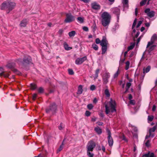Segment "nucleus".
<instances>
[{"mask_svg":"<svg viewBox=\"0 0 157 157\" xmlns=\"http://www.w3.org/2000/svg\"><path fill=\"white\" fill-rule=\"evenodd\" d=\"M116 105L115 101L111 98L109 102L105 105L106 114L109 115L112 114L114 112H116Z\"/></svg>","mask_w":157,"mask_h":157,"instance_id":"nucleus-1","label":"nucleus"},{"mask_svg":"<svg viewBox=\"0 0 157 157\" xmlns=\"http://www.w3.org/2000/svg\"><path fill=\"white\" fill-rule=\"evenodd\" d=\"M15 5L16 4L14 2L7 0L2 4L1 6V8L2 10L8 9L9 11L7 13H8L10 11L14 8Z\"/></svg>","mask_w":157,"mask_h":157,"instance_id":"nucleus-2","label":"nucleus"},{"mask_svg":"<svg viewBox=\"0 0 157 157\" xmlns=\"http://www.w3.org/2000/svg\"><path fill=\"white\" fill-rule=\"evenodd\" d=\"M47 113H51L52 115H55L57 111V106L55 102L51 103L45 109Z\"/></svg>","mask_w":157,"mask_h":157,"instance_id":"nucleus-3","label":"nucleus"},{"mask_svg":"<svg viewBox=\"0 0 157 157\" xmlns=\"http://www.w3.org/2000/svg\"><path fill=\"white\" fill-rule=\"evenodd\" d=\"M99 44H100L101 46L102 54H104L106 51L107 46L108 44V42L105 36L103 37L101 41L99 39Z\"/></svg>","mask_w":157,"mask_h":157,"instance_id":"nucleus-4","label":"nucleus"},{"mask_svg":"<svg viewBox=\"0 0 157 157\" xmlns=\"http://www.w3.org/2000/svg\"><path fill=\"white\" fill-rule=\"evenodd\" d=\"M75 17L72 15L71 13H67L66 14V18L64 22L66 23H70L75 20Z\"/></svg>","mask_w":157,"mask_h":157,"instance_id":"nucleus-5","label":"nucleus"},{"mask_svg":"<svg viewBox=\"0 0 157 157\" xmlns=\"http://www.w3.org/2000/svg\"><path fill=\"white\" fill-rule=\"evenodd\" d=\"M95 146V143L94 141L92 140L89 141L86 146L87 148V151H92Z\"/></svg>","mask_w":157,"mask_h":157,"instance_id":"nucleus-6","label":"nucleus"},{"mask_svg":"<svg viewBox=\"0 0 157 157\" xmlns=\"http://www.w3.org/2000/svg\"><path fill=\"white\" fill-rule=\"evenodd\" d=\"M107 132L108 135V143L109 146L111 147L113 144V138L111 136V133L110 131L108 129H107Z\"/></svg>","mask_w":157,"mask_h":157,"instance_id":"nucleus-7","label":"nucleus"},{"mask_svg":"<svg viewBox=\"0 0 157 157\" xmlns=\"http://www.w3.org/2000/svg\"><path fill=\"white\" fill-rule=\"evenodd\" d=\"M32 63L31 57L28 56H25L23 59V63L24 65L30 64Z\"/></svg>","mask_w":157,"mask_h":157,"instance_id":"nucleus-8","label":"nucleus"},{"mask_svg":"<svg viewBox=\"0 0 157 157\" xmlns=\"http://www.w3.org/2000/svg\"><path fill=\"white\" fill-rule=\"evenodd\" d=\"M156 40H157V36L156 34H154L151 38V41L148 43L146 47L147 48H148L150 46L152 45Z\"/></svg>","mask_w":157,"mask_h":157,"instance_id":"nucleus-9","label":"nucleus"},{"mask_svg":"<svg viewBox=\"0 0 157 157\" xmlns=\"http://www.w3.org/2000/svg\"><path fill=\"white\" fill-rule=\"evenodd\" d=\"M102 19L109 20L110 21L111 16L110 14L107 12H104L101 15Z\"/></svg>","mask_w":157,"mask_h":157,"instance_id":"nucleus-10","label":"nucleus"},{"mask_svg":"<svg viewBox=\"0 0 157 157\" xmlns=\"http://www.w3.org/2000/svg\"><path fill=\"white\" fill-rule=\"evenodd\" d=\"M87 59L86 56H84L81 58H78L75 60V63L77 65L81 64Z\"/></svg>","mask_w":157,"mask_h":157,"instance_id":"nucleus-11","label":"nucleus"},{"mask_svg":"<svg viewBox=\"0 0 157 157\" xmlns=\"http://www.w3.org/2000/svg\"><path fill=\"white\" fill-rule=\"evenodd\" d=\"M110 77L109 74V73H105L103 75V79L104 83L106 84L108 82V79Z\"/></svg>","mask_w":157,"mask_h":157,"instance_id":"nucleus-12","label":"nucleus"},{"mask_svg":"<svg viewBox=\"0 0 157 157\" xmlns=\"http://www.w3.org/2000/svg\"><path fill=\"white\" fill-rule=\"evenodd\" d=\"M110 21L109 20L102 19L101 23L102 25L104 27L108 26L109 24Z\"/></svg>","mask_w":157,"mask_h":157,"instance_id":"nucleus-13","label":"nucleus"},{"mask_svg":"<svg viewBox=\"0 0 157 157\" xmlns=\"http://www.w3.org/2000/svg\"><path fill=\"white\" fill-rule=\"evenodd\" d=\"M15 64L14 63H8L6 66V67L8 68L11 69L13 71L14 68Z\"/></svg>","mask_w":157,"mask_h":157,"instance_id":"nucleus-14","label":"nucleus"},{"mask_svg":"<svg viewBox=\"0 0 157 157\" xmlns=\"http://www.w3.org/2000/svg\"><path fill=\"white\" fill-rule=\"evenodd\" d=\"M92 8L94 10H97L98 9V5L95 2H94L91 4Z\"/></svg>","mask_w":157,"mask_h":157,"instance_id":"nucleus-15","label":"nucleus"},{"mask_svg":"<svg viewBox=\"0 0 157 157\" xmlns=\"http://www.w3.org/2000/svg\"><path fill=\"white\" fill-rule=\"evenodd\" d=\"M27 19H25L21 21L20 24L21 26L24 27H25L27 25Z\"/></svg>","mask_w":157,"mask_h":157,"instance_id":"nucleus-16","label":"nucleus"},{"mask_svg":"<svg viewBox=\"0 0 157 157\" xmlns=\"http://www.w3.org/2000/svg\"><path fill=\"white\" fill-rule=\"evenodd\" d=\"M82 85H80L78 86V91H77V94H80L82 93V91H83V90H82Z\"/></svg>","mask_w":157,"mask_h":157,"instance_id":"nucleus-17","label":"nucleus"},{"mask_svg":"<svg viewBox=\"0 0 157 157\" xmlns=\"http://www.w3.org/2000/svg\"><path fill=\"white\" fill-rule=\"evenodd\" d=\"M122 2L124 8H127L128 7V0H123Z\"/></svg>","mask_w":157,"mask_h":157,"instance_id":"nucleus-18","label":"nucleus"},{"mask_svg":"<svg viewBox=\"0 0 157 157\" xmlns=\"http://www.w3.org/2000/svg\"><path fill=\"white\" fill-rule=\"evenodd\" d=\"M151 69V67L149 66H148L146 69H143V73L145 74V73H147Z\"/></svg>","mask_w":157,"mask_h":157,"instance_id":"nucleus-19","label":"nucleus"},{"mask_svg":"<svg viewBox=\"0 0 157 157\" xmlns=\"http://www.w3.org/2000/svg\"><path fill=\"white\" fill-rule=\"evenodd\" d=\"M156 128V126H154L152 128H150L149 130V134H151V132H155Z\"/></svg>","mask_w":157,"mask_h":157,"instance_id":"nucleus-20","label":"nucleus"},{"mask_svg":"<svg viewBox=\"0 0 157 157\" xmlns=\"http://www.w3.org/2000/svg\"><path fill=\"white\" fill-rule=\"evenodd\" d=\"M9 74L8 73H6L4 71H3L2 72L0 73V76H4L5 78H7L9 76Z\"/></svg>","mask_w":157,"mask_h":157,"instance_id":"nucleus-21","label":"nucleus"},{"mask_svg":"<svg viewBox=\"0 0 157 157\" xmlns=\"http://www.w3.org/2000/svg\"><path fill=\"white\" fill-rule=\"evenodd\" d=\"M64 47L65 49L67 50H69L71 49V48L68 47V45L66 43H64Z\"/></svg>","mask_w":157,"mask_h":157,"instance_id":"nucleus-22","label":"nucleus"},{"mask_svg":"<svg viewBox=\"0 0 157 157\" xmlns=\"http://www.w3.org/2000/svg\"><path fill=\"white\" fill-rule=\"evenodd\" d=\"M76 33L75 31H72L68 33V35L69 36L71 37L74 36L75 34Z\"/></svg>","mask_w":157,"mask_h":157,"instance_id":"nucleus-23","label":"nucleus"},{"mask_svg":"<svg viewBox=\"0 0 157 157\" xmlns=\"http://www.w3.org/2000/svg\"><path fill=\"white\" fill-rule=\"evenodd\" d=\"M155 12L153 11H151L148 13L147 15L150 17H153L154 16Z\"/></svg>","mask_w":157,"mask_h":157,"instance_id":"nucleus-24","label":"nucleus"},{"mask_svg":"<svg viewBox=\"0 0 157 157\" xmlns=\"http://www.w3.org/2000/svg\"><path fill=\"white\" fill-rule=\"evenodd\" d=\"M77 20L80 23H82L84 22V18L83 17H79L77 18Z\"/></svg>","mask_w":157,"mask_h":157,"instance_id":"nucleus-25","label":"nucleus"},{"mask_svg":"<svg viewBox=\"0 0 157 157\" xmlns=\"http://www.w3.org/2000/svg\"><path fill=\"white\" fill-rule=\"evenodd\" d=\"M90 151H87V154L88 157H93L94 154Z\"/></svg>","mask_w":157,"mask_h":157,"instance_id":"nucleus-26","label":"nucleus"},{"mask_svg":"<svg viewBox=\"0 0 157 157\" xmlns=\"http://www.w3.org/2000/svg\"><path fill=\"white\" fill-rule=\"evenodd\" d=\"M30 85L31 89L33 90L35 89L37 87L36 85L34 83H31L30 84Z\"/></svg>","mask_w":157,"mask_h":157,"instance_id":"nucleus-27","label":"nucleus"},{"mask_svg":"<svg viewBox=\"0 0 157 157\" xmlns=\"http://www.w3.org/2000/svg\"><path fill=\"white\" fill-rule=\"evenodd\" d=\"M17 63L19 64H21L22 65H24L23 63V60L21 58L18 59L17 60Z\"/></svg>","mask_w":157,"mask_h":157,"instance_id":"nucleus-28","label":"nucleus"},{"mask_svg":"<svg viewBox=\"0 0 157 157\" xmlns=\"http://www.w3.org/2000/svg\"><path fill=\"white\" fill-rule=\"evenodd\" d=\"M105 93L107 97H109L110 96V94L109 91L108 89H106L105 91Z\"/></svg>","mask_w":157,"mask_h":157,"instance_id":"nucleus-29","label":"nucleus"},{"mask_svg":"<svg viewBox=\"0 0 157 157\" xmlns=\"http://www.w3.org/2000/svg\"><path fill=\"white\" fill-rule=\"evenodd\" d=\"M120 12V9L117 8H116L114 10V13L117 14V15H118L119 14Z\"/></svg>","mask_w":157,"mask_h":157,"instance_id":"nucleus-30","label":"nucleus"},{"mask_svg":"<svg viewBox=\"0 0 157 157\" xmlns=\"http://www.w3.org/2000/svg\"><path fill=\"white\" fill-rule=\"evenodd\" d=\"M38 91L39 93H42L44 92V89L42 87H40L38 89Z\"/></svg>","mask_w":157,"mask_h":157,"instance_id":"nucleus-31","label":"nucleus"},{"mask_svg":"<svg viewBox=\"0 0 157 157\" xmlns=\"http://www.w3.org/2000/svg\"><path fill=\"white\" fill-rule=\"evenodd\" d=\"M120 71L119 69L118 70L117 72L114 74L113 76L114 78H117L119 74H120Z\"/></svg>","mask_w":157,"mask_h":157,"instance_id":"nucleus-32","label":"nucleus"},{"mask_svg":"<svg viewBox=\"0 0 157 157\" xmlns=\"http://www.w3.org/2000/svg\"><path fill=\"white\" fill-rule=\"evenodd\" d=\"M155 46L156 45H154L151 46L149 48V49L148 50V51L149 52H150L151 51L153 50L154 49Z\"/></svg>","mask_w":157,"mask_h":157,"instance_id":"nucleus-33","label":"nucleus"},{"mask_svg":"<svg viewBox=\"0 0 157 157\" xmlns=\"http://www.w3.org/2000/svg\"><path fill=\"white\" fill-rule=\"evenodd\" d=\"M87 107L88 109L91 110L93 109V106L92 104H90L87 105Z\"/></svg>","mask_w":157,"mask_h":157,"instance_id":"nucleus-34","label":"nucleus"},{"mask_svg":"<svg viewBox=\"0 0 157 157\" xmlns=\"http://www.w3.org/2000/svg\"><path fill=\"white\" fill-rule=\"evenodd\" d=\"M92 47L95 50H98V46L95 43H94L92 44Z\"/></svg>","mask_w":157,"mask_h":157,"instance_id":"nucleus-35","label":"nucleus"},{"mask_svg":"<svg viewBox=\"0 0 157 157\" xmlns=\"http://www.w3.org/2000/svg\"><path fill=\"white\" fill-rule=\"evenodd\" d=\"M147 0H143L140 3V5L141 6L144 5L146 3Z\"/></svg>","mask_w":157,"mask_h":157,"instance_id":"nucleus-36","label":"nucleus"},{"mask_svg":"<svg viewBox=\"0 0 157 157\" xmlns=\"http://www.w3.org/2000/svg\"><path fill=\"white\" fill-rule=\"evenodd\" d=\"M154 118V116L152 115L148 116V120L150 121H152Z\"/></svg>","mask_w":157,"mask_h":157,"instance_id":"nucleus-37","label":"nucleus"},{"mask_svg":"<svg viewBox=\"0 0 157 157\" xmlns=\"http://www.w3.org/2000/svg\"><path fill=\"white\" fill-rule=\"evenodd\" d=\"M68 73L69 75H73L74 74V72L71 69H68Z\"/></svg>","mask_w":157,"mask_h":157,"instance_id":"nucleus-38","label":"nucleus"},{"mask_svg":"<svg viewBox=\"0 0 157 157\" xmlns=\"http://www.w3.org/2000/svg\"><path fill=\"white\" fill-rule=\"evenodd\" d=\"M126 67L125 69L127 70L129 68V66L130 64V63L129 61H127L126 62Z\"/></svg>","mask_w":157,"mask_h":157,"instance_id":"nucleus-39","label":"nucleus"},{"mask_svg":"<svg viewBox=\"0 0 157 157\" xmlns=\"http://www.w3.org/2000/svg\"><path fill=\"white\" fill-rule=\"evenodd\" d=\"M136 21H137V19H136V18L134 20V22H133V24H132V29H133L134 28V27H135V25H136Z\"/></svg>","mask_w":157,"mask_h":157,"instance_id":"nucleus-40","label":"nucleus"},{"mask_svg":"<svg viewBox=\"0 0 157 157\" xmlns=\"http://www.w3.org/2000/svg\"><path fill=\"white\" fill-rule=\"evenodd\" d=\"M120 138L122 140H124L126 142H128V140L124 135H123L122 136H120Z\"/></svg>","mask_w":157,"mask_h":157,"instance_id":"nucleus-41","label":"nucleus"},{"mask_svg":"<svg viewBox=\"0 0 157 157\" xmlns=\"http://www.w3.org/2000/svg\"><path fill=\"white\" fill-rule=\"evenodd\" d=\"M13 71L18 75H19L21 74V73L16 69H14Z\"/></svg>","mask_w":157,"mask_h":157,"instance_id":"nucleus-42","label":"nucleus"},{"mask_svg":"<svg viewBox=\"0 0 157 157\" xmlns=\"http://www.w3.org/2000/svg\"><path fill=\"white\" fill-rule=\"evenodd\" d=\"M85 115L87 117H89L90 116L91 113L89 111H86L85 112Z\"/></svg>","mask_w":157,"mask_h":157,"instance_id":"nucleus-43","label":"nucleus"},{"mask_svg":"<svg viewBox=\"0 0 157 157\" xmlns=\"http://www.w3.org/2000/svg\"><path fill=\"white\" fill-rule=\"evenodd\" d=\"M92 28H93V32L95 31L96 28H97L96 24L94 23L93 24L92 26Z\"/></svg>","mask_w":157,"mask_h":157,"instance_id":"nucleus-44","label":"nucleus"},{"mask_svg":"<svg viewBox=\"0 0 157 157\" xmlns=\"http://www.w3.org/2000/svg\"><path fill=\"white\" fill-rule=\"evenodd\" d=\"M134 45H131L128 47V51L132 50L134 47Z\"/></svg>","mask_w":157,"mask_h":157,"instance_id":"nucleus-45","label":"nucleus"},{"mask_svg":"<svg viewBox=\"0 0 157 157\" xmlns=\"http://www.w3.org/2000/svg\"><path fill=\"white\" fill-rule=\"evenodd\" d=\"M63 146L61 145H60L59 148L57 150V152L60 151L62 150L63 148Z\"/></svg>","mask_w":157,"mask_h":157,"instance_id":"nucleus-46","label":"nucleus"},{"mask_svg":"<svg viewBox=\"0 0 157 157\" xmlns=\"http://www.w3.org/2000/svg\"><path fill=\"white\" fill-rule=\"evenodd\" d=\"M63 124L62 123H61L60 124L59 126V130H61V129H63Z\"/></svg>","mask_w":157,"mask_h":157,"instance_id":"nucleus-47","label":"nucleus"},{"mask_svg":"<svg viewBox=\"0 0 157 157\" xmlns=\"http://www.w3.org/2000/svg\"><path fill=\"white\" fill-rule=\"evenodd\" d=\"M101 149L104 152H105V147L103 146H102L101 147ZM101 150V148L100 147H99V150Z\"/></svg>","mask_w":157,"mask_h":157,"instance_id":"nucleus-48","label":"nucleus"},{"mask_svg":"<svg viewBox=\"0 0 157 157\" xmlns=\"http://www.w3.org/2000/svg\"><path fill=\"white\" fill-rule=\"evenodd\" d=\"M95 89V86L94 85H92L90 87V90L93 91Z\"/></svg>","mask_w":157,"mask_h":157,"instance_id":"nucleus-49","label":"nucleus"},{"mask_svg":"<svg viewBox=\"0 0 157 157\" xmlns=\"http://www.w3.org/2000/svg\"><path fill=\"white\" fill-rule=\"evenodd\" d=\"M37 94H34L33 95L32 99L33 100H35L36 97H37Z\"/></svg>","mask_w":157,"mask_h":157,"instance_id":"nucleus-50","label":"nucleus"},{"mask_svg":"<svg viewBox=\"0 0 157 157\" xmlns=\"http://www.w3.org/2000/svg\"><path fill=\"white\" fill-rule=\"evenodd\" d=\"M63 32V29H60L58 33L60 35H61Z\"/></svg>","mask_w":157,"mask_h":157,"instance_id":"nucleus-51","label":"nucleus"},{"mask_svg":"<svg viewBox=\"0 0 157 157\" xmlns=\"http://www.w3.org/2000/svg\"><path fill=\"white\" fill-rule=\"evenodd\" d=\"M142 23V21H139L137 25L136 26V28H138L141 25Z\"/></svg>","mask_w":157,"mask_h":157,"instance_id":"nucleus-52","label":"nucleus"},{"mask_svg":"<svg viewBox=\"0 0 157 157\" xmlns=\"http://www.w3.org/2000/svg\"><path fill=\"white\" fill-rule=\"evenodd\" d=\"M129 103L130 104L134 105L135 104V101L134 100H130Z\"/></svg>","mask_w":157,"mask_h":157,"instance_id":"nucleus-53","label":"nucleus"},{"mask_svg":"<svg viewBox=\"0 0 157 157\" xmlns=\"http://www.w3.org/2000/svg\"><path fill=\"white\" fill-rule=\"evenodd\" d=\"M131 85V83L128 82L126 84L127 88L129 89Z\"/></svg>","mask_w":157,"mask_h":157,"instance_id":"nucleus-54","label":"nucleus"},{"mask_svg":"<svg viewBox=\"0 0 157 157\" xmlns=\"http://www.w3.org/2000/svg\"><path fill=\"white\" fill-rule=\"evenodd\" d=\"M153 136H154L153 134H149V135H147L146 136L145 138L146 139H147L148 138H149L150 137H153Z\"/></svg>","mask_w":157,"mask_h":157,"instance_id":"nucleus-55","label":"nucleus"},{"mask_svg":"<svg viewBox=\"0 0 157 157\" xmlns=\"http://www.w3.org/2000/svg\"><path fill=\"white\" fill-rule=\"evenodd\" d=\"M150 9H149V8H147V9H146L145 10V12L147 14H148V13H149L150 12Z\"/></svg>","mask_w":157,"mask_h":157,"instance_id":"nucleus-56","label":"nucleus"},{"mask_svg":"<svg viewBox=\"0 0 157 157\" xmlns=\"http://www.w3.org/2000/svg\"><path fill=\"white\" fill-rule=\"evenodd\" d=\"M83 29L86 32H87L88 31V28L86 26H84L83 27Z\"/></svg>","mask_w":157,"mask_h":157,"instance_id":"nucleus-57","label":"nucleus"},{"mask_svg":"<svg viewBox=\"0 0 157 157\" xmlns=\"http://www.w3.org/2000/svg\"><path fill=\"white\" fill-rule=\"evenodd\" d=\"M150 152H148L147 154H146L144 155L143 156V157H150Z\"/></svg>","mask_w":157,"mask_h":157,"instance_id":"nucleus-58","label":"nucleus"},{"mask_svg":"<svg viewBox=\"0 0 157 157\" xmlns=\"http://www.w3.org/2000/svg\"><path fill=\"white\" fill-rule=\"evenodd\" d=\"M150 141L149 140H148L145 143L146 146L147 147H149L150 146Z\"/></svg>","mask_w":157,"mask_h":157,"instance_id":"nucleus-59","label":"nucleus"},{"mask_svg":"<svg viewBox=\"0 0 157 157\" xmlns=\"http://www.w3.org/2000/svg\"><path fill=\"white\" fill-rule=\"evenodd\" d=\"M139 34H140V32H138L135 35V37L134 38V41H135V38H137Z\"/></svg>","mask_w":157,"mask_h":157,"instance_id":"nucleus-60","label":"nucleus"},{"mask_svg":"<svg viewBox=\"0 0 157 157\" xmlns=\"http://www.w3.org/2000/svg\"><path fill=\"white\" fill-rule=\"evenodd\" d=\"M98 69H97L96 70V76L94 78V79L97 78L98 77Z\"/></svg>","mask_w":157,"mask_h":157,"instance_id":"nucleus-61","label":"nucleus"},{"mask_svg":"<svg viewBox=\"0 0 157 157\" xmlns=\"http://www.w3.org/2000/svg\"><path fill=\"white\" fill-rule=\"evenodd\" d=\"M132 95L131 94H129L128 95V99L129 100H132Z\"/></svg>","mask_w":157,"mask_h":157,"instance_id":"nucleus-62","label":"nucleus"},{"mask_svg":"<svg viewBox=\"0 0 157 157\" xmlns=\"http://www.w3.org/2000/svg\"><path fill=\"white\" fill-rule=\"evenodd\" d=\"M98 100L96 98H95L93 100L94 103H96L97 102Z\"/></svg>","mask_w":157,"mask_h":157,"instance_id":"nucleus-63","label":"nucleus"},{"mask_svg":"<svg viewBox=\"0 0 157 157\" xmlns=\"http://www.w3.org/2000/svg\"><path fill=\"white\" fill-rule=\"evenodd\" d=\"M156 106L155 105H154L152 107V111H154L156 109Z\"/></svg>","mask_w":157,"mask_h":157,"instance_id":"nucleus-64","label":"nucleus"}]
</instances>
